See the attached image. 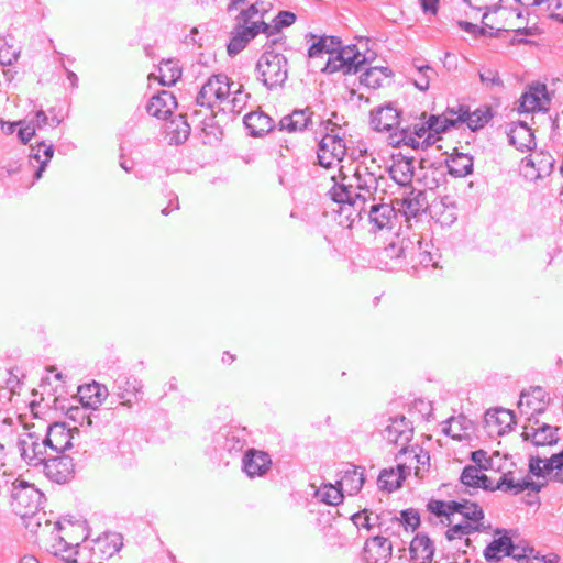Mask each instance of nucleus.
Here are the masks:
<instances>
[{"label": "nucleus", "instance_id": "56", "mask_svg": "<svg viewBox=\"0 0 563 563\" xmlns=\"http://www.w3.org/2000/svg\"><path fill=\"white\" fill-rule=\"evenodd\" d=\"M422 194L419 192L417 196L415 197H406L402 199V208L405 209V213L408 214V216H417L418 212L421 210L422 206L419 201V198Z\"/></svg>", "mask_w": 563, "mask_h": 563}, {"label": "nucleus", "instance_id": "44", "mask_svg": "<svg viewBox=\"0 0 563 563\" xmlns=\"http://www.w3.org/2000/svg\"><path fill=\"white\" fill-rule=\"evenodd\" d=\"M413 73L411 74V81L416 88L421 91L428 90L430 80L435 76V70L428 65L413 62Z\"/></svg>", "mask_w": 563, "mask_h": 563}, {"label": "nucleus", "instance_id": "5", "mask_svg": "<svg viewBox=\"0 0 563 563\" xmlns=\"http://www.w3.org/2000/svg\"><path fill=\"white\" fill-rule=\"evenodd\" d=\"M257 79L267 88L280 86L288 76L287 59L283 54L265 52L256 64Z\"/></svg>", "mask_w": 563, "mask_h": 563}, {"label": "nucleus", "instance_id": "33", "mask_svg": "<svg viewBox=\"0 0 563 563\" xmlns=\"http://www.w3.org/2000/svg\"><path fill=\"white\" fill-rule=\"evenodd\" d=\"M244 124L253 136H262L274 126L272 118L263 112H252L244 117Z\"/></svg>", "mask_w": 563, "mask_h": 563}, {"label": "nucleus", "instance_id": "48", "mask_svg": "<svg viewBox=\"0 0 563 563\" xmlns=\"http://www.w3.org/2000/svg\"><path fill=\"white\" fill-rule=\"evenodd\" d=\"M181 77V69L177 62L165 60L159 66V81L163 86H172Z\"/></svg>", "mask_w": 563, "mask_h": 563}, {"label": "nucleus", "instance_id": "8", "mask_svg": "<svg viewBox=\"0 0 563 563\" xmlns=\"http://www.w3.org/2000/svg\"><path fill=\"white\" fill-rule=\"evenodd\" d=\"M365 62V56L358 52L355 45H347L344 47L340 45L336 54L328 58L322 70L329 74L335 71H342L345 75L355 74Z\"/></svg>", "mask_w": 563, "mask_h": 563}, {"label": "nucleus", "instance_id": "37", "mask_svg": "<svg viewBox=\"0 0 563 563\" xmlns=\"http://www.w3.org/2000/svg\"><path fill=\"white\" fill-rule=\"evenodd\" d=\"M53 155L54 147L52 144L46 145L44 142H41L36 147L31 146L30 162L36 161L38 163V166L34 172L35 180H38L42 177L43 172L45 170Z\"/></svg>", "mask_w": 563, "mask_h": 563}, {"label": "nucleus", "instance_id": "32", "mask_svg": "<svg viewBox=\"0 0 563 563\" xmlns=\"http://www.w3.org/2000/svg\"><path fill=\"white\" fill-rule=\"evenodd\" d=\"M486 424L489 428H495L498 434H504L511 430L515 423L514 413L507 409H497L495 411H487L485 416Z\"/></svg>", "mask_w": 563, "mask_h": 563}, {"label": "nucleus", "instance_id": "46", "mask_svg": "<svg viewBox=\"0 0 563 563\" xmlns=\"http://www.w3.org/2000/svg\"><path fill=\"white\" fill-rule=\"evenodd\" d=\"M457 112L450 110L448 113L443 115H430L428 119V129H430V133L440 134L445 132L450 126H454L459 123L455 121Z\"/></svg>", "mask_w": 563, "mask_h": 563}, {"label": "nucleus", "instance_id": "39", "mask_svg": "<svg viewBox=\"0 0 563 563\" xmlns=\"http://www.w3.org/2000/svg\"><path fill=\"white\" fill-rule=\"evenodd\" d=\"M341 40L336 36H321L314 42L308 49V56L310 58L321 57L323 54L333 56L340 48Z\"/></svg>", "mask_w": 563, "mask_h": 563}, {"label": "nucleus", "instance_id": "13", "mask_svg": "<svg viewBox=\"0 0 563 563\" xmlns=\"http://www.w3.org/2000/svg\"><path fill=\"white\" fill-rule=\"evenodd\" d=\"M548 400L547 394L541 387H533L529 391H522L518 401V410L521 415L527 416L528 420L536 415L544 412Z\"/></svg>", "mask_w": 563, "mask_h": 563}, {"label": "nucleus", "instance_id": "47", "mask_svg": "<svg viewBox=\"0 0 563 563\" xmlns=\"http://www.w3.org/2000/svg\"><path fill=\"white\" fill-rule=\"evenodd\" d=\"M401 141L413 148H417L419 146V141H417L415 136L423 137L424 135H427V139H430L432 136L430 133V129H428V121L426 123H419L413 124L412 126L401 128Z\"/></svg>", "mask_w": 563, "mask_h": 563}, {"label": "nucleus", "instance_id": "58", "mask_svg": "<svg viewBox=\"0 0 563 563\" xmlns=\"http://www.w3.org/2000/svg\"><path fill=\"white\" fill-rule=\"evenodd\" d=\"M296 21V15L289 11H282L275 18V29L280 30L283 27L290 26Z\"/></svg>", "mask_w": 563, "mask_h": 563}, {"label": "nucleus", "instance_id": "53", "mask_svg": "<svg viewBox=\"0 0 563 563\" xmlns=\"http://www.w3.org/2000/svg\"><path fill=\"white\" fill-rule=\"evenodd\" d=\"M20 54V47H14L13 45H10L4 38H0V65H12L18 60Z\"/></svg>", "mask_w": 563, "mask_h": 563}, {"label": "nucleus", "instance_id": "40", "mask_svg": "<svg viewBox=\"0 0 563 563\" xmlns=\"http://www.w3.org/2000/svg\"><path fill=\"white\" fill-rule=\"evenodd\" d=\"M78 393L85 407L96 409L106 398L107 388L95 383L86 387H80Z\"/></svg>", "mask_w": 563, "mask_h": 563}, {"label": "nucleus", "instance_id": "26", "mask_svg": "<svg viewBox=\"0 0 563 563\" xmlns=\"http://www.w3.org/2000/svg\"><path fill=\"white\" fill-rule=\"evenodd\" d=\"M411 468V464L407 465V462L400 463L397 466V470L394 468H385L380 472L378 476V486L382 489L387 492H393L400 487L401 482L406 477V474Z\"/></svg>", "mask_w": 563, "mask_h": 563}, {"label": "nucleus", "instance_id": "50", "mask_svg": "<svg viewBox=\"0 0 563 563\" xmlns=\"http://www.w3.org/2000/svg\"><path fill=\"white\" fill-rule=\"evenodd\" d=\"M378 530L379 532L387 534V538L389 536H399L402 528L400 521H398V516L391 511L380 512Z\"/></svg>", "mask_w": 563, "mask_h": 563}, {"label": "nucleus", "instance_id": "45", "mask_svg": "<svg viewBox=\"0 0 563 563\" xmlns=\"http://www.w3.org/2000/svg\"><path fill=\"white\" fill-rule=\"evenodd\" d=\"M314 496L320 501H322L327 505H331V506H336V505L341 504L344 498L342 489L338 485V483L335 485H333V484L322 485L321 487H319L316 490Z\"/></svg>", "mask_w": 563, "mask_h": 563}, {"label": "nucleus", "instance_id": "6", "mask_svg": "<svg viewBox=\"0 0 563 563\" xmlns=\"http://www.w3.org/2000/svg\"><path fill=\"white\" fill-rule=\"evenodd\" d=\"M43 497L42 492L26 481L15 479L12 483L11 506L21 517L34 514L40 508Z\"/></svg>", "mask_w": 563, "mask_h": 563}, {"label": "nucleus", "instance_id": "60", "mask_svg": "<svg viewBox=\"0 0 563 563\" xmlns=\"http://www.w3.org/2000/svg\"><path fill=\"white\" fill-rule=\"evenodd\" d=\"M419 250H420V263L424 266H434L435 262L433 261L432 254L424 249L427 246V243H423V241H418Z\"/></svg>", "mask_w": 563, "mask_h": 563}, {"label": "nucleus", "instance_id": "16", "mask_svg": "<svg viewBox=\"0 0 563 563\" xmlns=\"http://www.w3.org/2000/svg\"><path fill=\"white\" fill-rule=\"evenodd\" d=\"M269 26L264 21H253L251 25H245L243 29L238 30L228 44V54H239L246 44L261 32H267Z\"/></svg>", "mask_w": 563, "mask_h": 563}, {"label": "nucleus", "instance_id": "4", "mask_svg": "<svg viewBox=\"0 0 563 563\" xmlns=\"http://www.w3.org/2000/svg\"><path fill=\"white\" fill-rule=\"evenodd\" d=\"M325 134L318 144V163L324 168H332L339 165L346 154V145L340 135L341 129L331 120L322 123Z\"/></svg>", "mask_w": 563, "mask_h": 563}, {"label": "nucleus", "instance_id": "17", "mask_svg": "<svg viewBox=\"0 0 563 563\" xmlns=\"http://www.w3.org/2000/svg\"><path fill=\"white\" fill-rule=\"evenodd\" d=\"M176 107L175 96L170 91L162 90L150 99L146 111L152 117L165 120L173 114Z\"/></svg>", "mask_w": 563, "mask_h": 563}, {"label": "nucleus", "instance_id": "35", "mask_svg": "<svg viewBox=\"0 0 563 563\" xmlns=\"http://www.w3.org/2000/svg\"><path fill=\"white\" fill-rule=\"evenodd\" d=\"M473 429V423L465 416L452 417L445 421V427L443 431L445 434L450 435L456 440H463L470 437V433Z\"/></svg>", "mask_w": 563, "mask_h": 563}, {"label": "nucleus", "instance_id": "1", "mask_svg": "<svg viewBox=\"0 0 563 563\" xmlns=\"http://www.w3.org/2000/svg\"><path fill=\"white\" fill-rule=\"evenodd\" d=\"M373 168L367 164H357L352 174H346L343 167L339 175L332 176L334 185L329 194L333 201L343 205L342 210H349L347 218L353 222L362 219L365 213L369 222L378 230L388 228L395 217L390 203H384L386 195V178L380 167L374 162Z\"/></svg>", "mask_w": 563, "mask_h": 563}, {"label": "nucleus", "instance_id": "28", "mask_svg": "<svg viewBox=\"0 0 563 563\" xmlns=\"http://www.w3.org/2000/svg\"><path fill=\"white\" fill-rule=\"evenodd\" d=\"M411 560L415 563H431L434 554V547L426 534H417L410 542Z\"/></svg>", "mask_w": 563, "mask_h": 563}, {"label": "nucleus", "instance_id": "12", "mask_svg": "<svg viewBox=\"0 0 563 563\" xmlns=\"http://www.w3.org/2000/svg\"><path fill=\"white\" fill-rule=\"evenodd\" d=\"M41 467L48 479L63 484L73 477L75 465L68 455L52 454Z\"/></svg>", "mask_w": 563, "mask_h": 563}, {"label": "nucleus", "instance_id": "23", "mask_svg": "<svg viewBox=\"0 0 563 563\" xmlns=\"http://www.w3.org/2000/svg\"><path fill=\"white\" fill-rule=\"evenodd\" d=\"M371 124L376 131H390L399 126V111L391 104L378 107L371 112Z\"/></svg>", "mask_w": 563, "mask_h": 563}, {"label": "nucleus", "instance_id": "57", "mask_svg": "<svg viewBox=\"0 0 563 563\" xmlns=\"http://www.w3.org/2000/svg\"><path fill=\"white\" fill-rule=\"evenodd\" d=\"M479 78L487 87L501 86V79L497 71L486 69L479 73Z\"/></svg>", "mask_w": 563, "mask_h": 563}, {"label": "nucleus", "instance_id": "38", "mask_svg": "<svg viewBox=\"0 0 563 563\" xmlns=\"http://www.w3.org/2000/svg\"><path fill=\"white\" fill-rule=\"evenodd\" d=\"M504 459L505 457L501 456L498 452L494 453L493 455H488L484 450H476L471 453V460L474 463L473 466H477L483 471L493 470L501 472V461Z\"/></svg>", "mask_w": 563, "mask_h": 563}, {"label": "nucleus", "instance_id": "24", "mask_svg": "<svg viewBox=\"0 0 563 563\" xmlns=\"http://www.w3.org/2000/svg\"><path fill=\"white\" fill-rule=\"evenodd\" d=\"M313 112L309 109L295 110L279 121V129L288 132H302L312 125Z\"/></svg>", "mask_w": 563, "mask_h": 563}, {"label": "nucleus", "instance_id": "15", "mask_svg": "<svg viewBox=\"0 0 563 563\" xmlns=\"http://www.w3.org/2000/svg\"><path fill=\"white\" fill-rule=\"evenodd\" d=\"M391 542L387 537L374 536L366 540L363 551L365 563H387L391 556Z\"/></svg>", "mask_w": 563, "mask_h": 563}, {"label": "nucleus", "instance_id": "2", "mask_svg": "<svg viewBox=\"0 0 563 563\" xmlns=\"http://www.w3.org/2000/svg\"><path fill=\"white\" fill-rule=\"evenodd\" d=\"M431 522H439L448 527L445 537L449 541L462 540L466 547L471 545L470 534L484 529V510L470 500L443 501L430 499L427 504Z\"/></svg>", "mask_w": 563, "mask_h": 563}, {"label": "nucleus", "instance_id": "29", "mask_svg": "<svg viewBox=\"0 0 563 563\" xmlns=\"http://www.w3.org/2000/svg\"><path fill=\"white\" fill-rule=\"evenodd\" d=\"M496 489H500L503 492H511L517 495L526 489L538 492L540 486L532 481H516L514 478L512 472L507 471L503 474L496 484L493 483V490Z\"/></svg>", "mask_w": 563, "mask_h": 563}, {"label": "nucleus", "instance_id": "14", "mask_svg": "<svg viewBox=\"0 0 563 563\" xmlns=\"http://www.w3.org/2000/svg\"><path fill=\"white\" fill-rule=\"evenodd\" d=\"M525 550L515 545L511 539L504 534L494 539L484 550V556L487 561H498L505 556L521 559L526 556Z\"/></svg>", "mask_w": 563, "mask_h": 563}, {"label": "nucleus", "instance_id": "20", "mask_svg": "<svg viewBox=\"0 0 563 563\" xmlns=\"http://www.w3.org/2000/svg\"><path fill=\"white\" fill-rule=\"evenodd\" d=\"M549 99L547 98L545 85L538 84L522 93L519 100L518 110L520 112H534L547 108Z\"/></svg>", "mask_w": 563, "mask_h": 563}, {"label": "nucleus", "instance_id": "25", "mask_svg": "<svg viewBox=\"0 0 563 563\" xmlns=\"http://www.w3.org/2000/svg\"><path fill=\"white\" fill-rule=\"evenodd\" d=\"M413 169V159L399 155L394 157L388 173L398 185L407 186L412 181Z\"/></svg>", "mask_w": 563, "mask_h": 563}, {"label": "nucleus", "instance_id": "9", "mask_svg": "<svg viewBox=\"0 0 563 563\" xmlns=\"http://www.w3.org/2000/svg\"><path fill=\"white\" fill-rule=\"evenodd\" d=\"M78 428H67L65 423H53L47 428L46 444L51 454H62L74 445L76 437H79Z\"/></svg>", "mask_w": 563, "mask_h": 563}, {"label": "nucleus", "instance_id": "62", "mask_svg": "<svg viewBox=\"0 0 563 563\" xmlns=\"http://www.w3.org/2000/svg\"><path fill=\"white\" fill-rule=\"evenodd\" d=\"M459 25L465 32L474 34V35H478V34L485 35L486 34V31L484 27H479L478 25L473 24L471 22L461 21V22H459Z\"/></svg>", "mask_w": 563, "mask_h": 563}, {"label": "nucleus", "instance_id": "10", "mask_svg": "<svg viewBox=\"0 0 563 563\" xmlns=\"http://www.w3.org/2000/svg\"><path fill=\"white\" fill-rule=\"evenodd\" d=\"M412 434L413 428L411 422L405 416L390 419V423L383 431V435L388 443L400 446V455L407 454V446L411 441Z\"/></svg>", "mask_w": 563, "mask_h": 563}, {"label": "nucleus", "instance_id": "42", "mask_svg": "<svg viewBox=\"0 0 563 563\" xmlns=\"http://www.w3.org/2000/svg\"><path fill=\"white\" fill-rule=\"evenodd\" d=\"M223 448L229 452H240L246 444V430L244 428H225L222 432Z\"/></svg>", "mask_w": 563, "mask_h": 563}, {"label": "nucleus", "instance_id": "64", "mask_svg": "<svg viewBox=\"0 0 563 563\" xmlns=\"http://www.w3.org/2000/svg\"><path fill=\"white\" fill-rule=\"evenodd\" d=\"M48 122V118L46 115V113L42 110L37 111L36 114H35V119L31 122L34 124L35 129L38 128H43L47 124Z\"/></svg>", "mask_w": 563, "mask_h": 563}, {"label": "nucleus", "instance_id": "36", "mask_svg": "<svg viewBox=\"0 0 563 563\" xmlns=\"http://www.w3.org/2000/svg\"><path fill=\"white\" fill-rule=\"evenodd\" d=\"M449 173L454 177H465L473 172V157L468 154L455 152L446 161Z\"/></svg>", "mask_w": 563, "mask_h": 563}, {"label": "nucleus", "instance_id": "30", "mask_svg": "<svg viewBox=\"0 0 563 563\" xmlns=\"http://www.w3.org/2000/svg\"><path fill=\"white\" fill-rule=\"evenodd\" d=\"M122 545L123 543L120 534L107 533L96 540L95 545L92 547V553L100 559L111 558L120 551Z\"/></svg>", "mask_w": 563, "mask_h": 563}, {"label": "nucleus", "instance_id": "21", "mask_svg": "<svg viewBox=\"0 0 563 563\" xmlns=\"http://www.w3.org/2000/svg\"><path fill=\"white\" fill-rule=\"evenodd\" d=\"M508 139L509 143L521 152L530 151L536 146L533 132L526 122H512L509 126Z\"/></svg>", "mask_w": 563, "mask_h": 563}, {"label": "nucleus", "instance_id": "19", "mask_svg": "<svg viewBox=\"0 0 563 563\" xmlns=\"http://www.w3.org/2000/svg\"><path fill=\"white\" fill-rule=\"evenodd\" d=\"M272 465L271 456L263 451L250 449L243 457V471L249 477L263 476Z\"/></svg>", "mask_w": 563, "mask_h": 563}, {"label": "nucleus", "instance_id": "51", "mask_svg": "<svg viewBox=\"0 0 563 563\" xmlns=\"http://www.w3.org/2000/svg\"><path fill=\"white\" fill-rule=\"evenodd\" d=\"M494 12L507 21L506 24L497 27L498 31H517L520 29L518 21L521 19V12L518 9L498 7L495 8Z\"/></svg>", "mask_w": 563, "mask_h": 563}, {"label": "nucleus", "instance_id": "52", "mask_svg": "<svg viewBox=\"0 0 563 563\" xmlns=\"http://www.w3.org/2000/svg\"><path fill=\"white\" fill-rule=\"evenodd\" d=\"M488 119L486 114L479 115L476 112L470 113L468 110L460 109L455 121H459V123L465 122L471 130L475 131L484 126V124L488 122Z\"/></svg>", "mask_w": 563, "mask_h": 563}, {"label": "nucleus", "instance_id": "22", "mask_svg": "<svg viewBox=\"0 0 563 563\" xmlns=\"http://www.w3.org/2000/svg\"><path fill=\"white\" fill-rule=\"evenodd\" d=\"M114 385L123 406L131 407L133 402L140 400L143 384L137 378L120 376L115 379Z\"/></svg>", "mask_w": 563, "mask_h": 563}, {"label": "nucleus", "instance_id": "31", "mask_svg": "<svg viewBox=\"0 0 563 563\" xmlns=\"http://www.w3.org/2000/svg\"><path fill=\"white\" fill-rule=\"evenodd\" d=\"M461 483L467 487L483 488L493 492V481L477 466L466 465L461 474Z\"/></svg>", "mask_w": 563, "mask_h": 563}, {"label": "nucleus", "instance_id": "18", "mask_svg": "<svg viewBox=\"0 0 563 563\" xmlns=\"http://www.w3.org/2000/svg\"><path fill=\"white\" fill-rule=\"evenodd\" d=\"M534 424H537V427L525 426L522 437L526 440H531L537 446L552 445L558 442V428L548 423L539 424L538 420L534 421Z\"/></svg>", "mask_w": 563, "mask_h": 563}, {"label": "nucleus", "instance_id": "63", "mask_svg": "<svg viewBox=\"0 0 563 563\" xmlns=\"http://www.w3.org/2000/svg\"><path fill=\"white\" fill-rule=\"evenodd\" d=\"M494 1L495 0H464V2L467 3L471 8L478 11L488 10Z\"/></svg>", "mask_w": 563, "mask_h": 563}, {"label": "nucleus", "instance_id": "7", "mask_svg": "<svg viewBox=\"0 0 563 563\" xmlns=\"http://www.w3.org/2000/svg\"><path fill=\"white\" fill-rule=\"evenodd\" d=\"M45 437L35 432H25L18 439L16 446L22 460L30 466H42L52 455Z\"/></svg>", "mask_w": 563, "mask_h": 563}, {"label": "nucleus", "instance_id": "49", "mask_svg": "<svg viewBox=\"0 0 563 563\" xmlns=\"http://www.w3.org/2000/svg\"><path fill=\"white\" fill-rule=\"evenodd\" d=\"M390 74L391 71L386 67H372L361 75V84L369 88H377Z\"/></svg>", "mask_w": 563, "mask_h": 563}, {"label": "nucleus", "instance_id": "59", "mask_svg": "<svg viewBox=\"0 0 563 563\" xmlns=\"http://www.w3.org/2000/svg\"><path fill=\"white\" fill-rule=\"evenodd\" d=\"M34 135H35V126L33 123H27L23 126L21 125V128L18 132V136L23 144L29 143Z\"/></svg>", "mask_w": 563, "mask_h": 563}, {"label": "nucleus", "instance_id": "54", "mask_svg": "<svg viewBox=\"0 0 563 563\" xmlns=\"http://www.w3.org/2000/svg\"><path fill=\"white\" fill-rule=\"evenodd\" d=\"M398 521H400L404 531L413 532L420 525V516L415 509H406L400 511Z\"/></svg>", "mask_w": 563, "mask_h": 563}, {"label": "nucleus", "instance_id": "61", "mask_svg": "<svg viewBox=\"0 0 563 563\" xmlns=\"http://www.w3.org/2000/svg\"><path fill=\"white\" fill-rule=\"evenodd\" d=\"M265 8H264V3L261 2H256L255 4H252L244 13H243V16H244V22L246 25H251V20L257 14L260 13L261 11H264Z\"/></svg>", "mask_w": 563, "mask_h": 563}, {"label": "nucleus", "instance_id": "3", "mask_svg": "<svg viewBox=\"0 0 563 563\" xmlns=\"http://www.w3.org/2000/svg\"><path fill=\"white\" fill-rule=\"evenodd\" d=\"M250 95L242 85L233 82L227 75L217 74L208 78L197 96L196 102L201 107L240 113L247 104Z\"/></svg>", "mask_w": 563, "mask_h": 563}, {"label": "nucleus", "instance_id": "34", "mask_svg": "<svg viewBox=\"0 0 563 563\" xmlns=\"http://www.w3.org/2000/svg\"><path fill=\"white\" fill-rule=\"evenodd\" d=\"M341 489H345L349 495L357 494L364 484V474L361 467L351 465L344 471L340 481L336 482Z\"/></svg>", "mask_w": 563, "mask_h": 563}, {"label": "nucleus", "instance_id": "55", "mask_svg": "<svg viewBox=\"0 0 563 563\" xmlns=\"http://www.w3.org/2000/svg\"><path fill=\"white\" fill-rule=\"evenodd\" d=\"M407 454H409V459H410V461H408L409 464L411 463V465H412L413 461L416 462V465H415L416 475L420 476V466L419 465H424L429 462V460H430L429 453L422 451L419 448H411V449L407 448Z\"/></svg>", "mask_w": 563, "mask_h": 563}, {"label": "nucleus", "instance_id": "27", "mask_svg": "<svg viewBox=\"0 0 563 563\" xmlns=\"http://www.w3.org/2000/svg\"><path fill=\"white\" fill-rule=\"evenodd\" d=\"M62 529L63 527L59 521L54 523L47 551L55 556H60L66 563H78V561L73 559L70 555H65V553L73 552V544L68 543L62 536H59Z\"/></svg>", "mask_w": 563, "mask_h": 563}, {"label": "nucleus", "instance_id": "11", "mask_svg": "<svg viewBox=\"0 0 563 563\" xmlns=\"http://www.w3.org/2000/svg\"><path fill=\"white\" fill-rule=\"evenodd\" d=\"M529 470L538 477H548L550 481L563 483V451L553 454L550 459L531 456Z\"/></svg>", "mask_w": 563, "mask_h": 563}, {"label": "nucleus", "instance_id": "41", "mask_svg": "<svg viewBox=\"0 0 563 563\" xmlns=\"http://www.w3.org/2000/svg\"><path fill=\"white\" fill-rule=\"evenodd\" d=\"M167 134L169 135L170 143L176 145L183 144L190 134V125L188 124L186 118L179 114L177 118L172 120L167 124Z\"/></svg>", "mask_w": 563, "mask_h": 563}, {"label": "nucleus", "instance_id": "43", "mask_svg": "<svg viewBox=\"0 0 563 563\" xmlns=\"http://www.w3.org/2000/svg\"><path fill=\"white\" fill-rule=\"evenodd\" d=\"M380 514H374L368 509H363L351 516V521L356 527L358 532L362 530L371 533L375 528H378Z\"/></svg>", "mask_w": 563, "mask_h": 563}]
</instances>
